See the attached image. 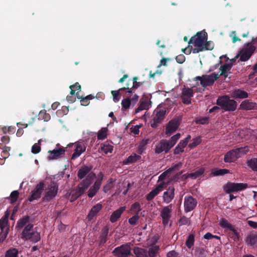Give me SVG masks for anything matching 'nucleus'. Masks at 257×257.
Segmentation results:
<instances>
[{"mask_svg":"<svg viewBox=\"0 0 257 257\" xmlns=\"http://www.w3.org/2000/svg\"><path fill=\"white\" fill-rule=\"evenodd\" d=\"M205 32H198L194 36L192 37L189 42V45L193 44L195 47H203L205 41L206 40Z\"/></svg>","mask_w":257,"mask_h":257,"instance_id":"obj_8","label":"nucleus"},{"mask_svg":"<svg viewBox=\"0 0 257 257\" xmlns=\"http://www.w3.org/2000/svg\"><path fill=\"white\" fill-rule=\"evenodd\" d=\"M126 97L121 101L122 109L126 110L128 109L132 105L134 106L138 102L139 96L137 94H134L132 95H125Z\"/></svg>","mask_w":257,"mask_h":257,"instance_id":"obj_10","label":"nucleus"},{"mask_svg":"<svg viewBox=\"0 0 257 257\" xmlns=\"http://www.w3.org/2000/svg\"><path fill=\"white\" fill-rule=\"evenodd\" d=\"M180 125V122L178 118H174L169 121L166 125V135L170 136L178 129Z\"/></svg>","mask_w":257,"mask_h":257,"instance_id":"obj_18","label":"nucleus"},{"mask_svg":"<svg viewBox=\"0 0 257 257\" xmlns=\"http://www.w3.org/2000/svg\"><path fill=\"white\" fill-rule=\"evenodd\" d=\"M140 218L139 214L136 213L135 215L128 219V223L132 225H136Z\"/></svg>","mask_w":257,"mask_h":257,"instance_id":"obj_58","label":"nucleus"},{"mask_svg":"<svg viewBox=\"0 0 257 257\" xmlns=\"http://www.w3.org/2000/svg\"><path fill=\"white\" fill-rule=\"evenodd\" d=\"M112 253L116 257H128L132 255L130 243L123 244L115 247Z\"/></svg>","mask_w":257,"mask_h":257,"instance_id":"obj_7","label":"nucleus"},{"mask_svg":"<svg viewBox=\"0 0 257 257\" xmlns=\"http://www.w3.org/2000/svg\"><path fill=\"white\" fill-rule=\"evenodd\" d=\"M232 62L226 63L221 65L219 68L220 70V73L219 74V76L222 75L225 78L227 77L228 76V72L231 73L230 71L232 68Z\"/></svg>","mask_w":257,"mask_h":257,"instance_id":"obj_29","label":"nucleus"},{"mask_svg":"<svg viewBox=\"0 0 257 257\" xmlns=\"http://www.w3.org/2000/svg\"><path fill=\"white\" fill-rule=\"evenodd\" d=\"M182 166L183 163L181 162H179L178 163L173 165L172 167L169 168L164 172V173H171L172 172L179 171Z\"/></svg>","mask_w":257,"mask_h":257,"instance_id":"obj_50","label":"nucleus"},{"mask_svg":"<svg viewBox=\"0 0 257 257\" xmlns=\"http://www.w3.org/2000/svg\"><path fill=\"white\" fill-rule=\"evenodd\" d=\"M230 230L231 231L229 233L230 237L235 241H239L240 240V235L234 227H233L232 229H230Z\"/></svg>","mask_w":257,"mask_h":257,"instance_id":"obj_47","label":"nucleus"},{"mask_svg":"<svg viewBox=\"0 0 257 257\" xmlns=\"http://www.w3.org/2000/svg\"><path fill=\"white\" fill-rule=\"evenodd\" d=\"M192 141V143L189 145V147L191 149L194 148L198 145L201 143V139L200 137H198L193 139Z\"/></svg>","mask_w":257,"mask_h":257,"instance_id":"obj_57","label":"nucleus"},{"mask_svg":"<svg viewBox=\"0 0 257 257\" xmlns=\"http://www.w3.org/2000/svg\"><path fill=\"white\" fill-rule=\"evenodd\" d=\"M219 225L224 229H232L234 226L229 223L228 221L224 218H221L219 221Z\"/></svg>","mask_w":257,"mask_h":257,"instance_id":"obj_38","label":"nucleus"},{"mask_svg":"<svg viewBox=\"0 0 257 257\" xmlns=\"http://www.w3.org/2000/svg\"><path fill=\"white\" fill-rule=\"evenodd\" d=\"M181 137V135L180 133H177L176 135L172 136L170 140L169 141L170 144L171 145L172 147H173L177 143L178 140L180 139Z\"/></svg>","mask_w":257,"mask_h":257,"instance_id":"obj_54","label":"nucleus"},{"mask_svg":"<svg viewBox=\"0 0 257 257\" xmlns=\"http://www.w3.org/2000/svg\"><path fill=\"white\" fill-rule=\"evenodd\" d=\"M174 196L175 188L173 186H170L163 193V201L166 203H169L174 199Z\"/></svg>","mask_w":257,"mask_h":257,"instance_id":"obj_22","label":"nucleus"},{"mask_svg":"<svg viewBox=\"0 0 257 257\" xmlns=\"http://www.w3.org/2000/svg\"><path fill=\"white\" fill-rule=\"evenodd\" d=\"M219 77V74L215 72L210 75H204L203 81H201V85L204 88L211 86Z\"/></svg>","mask_w":257,"mask_h":257,"instance_id":"obj_17","label":"nucleus"},{"mask_svg":"<svg viewBox=\"0 0 257 257\" xmlns=\"http://www.w3.org/2000/svg\"><path fill=\"white\" fill-rule=\"evenodd\" d=\"M95 177V174L91 172L83 179L76 187L74 190L81 196L84 194L86 190L90 186Z\"/></svg>","mask_w":257,"mask_h":257,"instance_id":"obj_3","label":"nucleus"},{"mask_svg":"<svg viewBox=\"0 0 257 257\" xmlns=\"http://www.w3.org/2000/svg\"><path fill=\"white\" fill-rule=\"evenodd\" d=\"M125 210V207L122 206L113 211L110 217V221L111 223H114L117 221Z\"/></svg>","mask_w":257,"mask_h":257,"instance_id":"obj_27","label":"nucleus"},{"mask_svg":"<svg viewBox=\"0 0 257 257\" xmlns=\"http://www.w3.org/2000/svg\"><path fill=\"white\" fill-rule=\"evenodd\" d=\"M142 210L141 204L138 202H136L132 204L131 207V210L134 213L139 214V212Z\"/></svg>","mask_w":257,"mask_h":257,"instance_id":"obj_52","label":"nucleus"},{"mask_svg":"<svg viewBox=\"0 0 257 257\" xmlns=\"http://www.w3.org/2000/svg\"><path fill=\"white\" fill-rule=\"evenodd\" d=\"M194 92L192 88L184 86L182 90L181 98L182 102L185 104L191 103V98L193 96Z\"/></svg>","mask_w":257,"mask_h":257,"instance_id":"obj_14","label":"nucleus"},{"mask_svg":"<svg viewBox=\"0 0 257 257\" xmlns=\"http://www.w3.org/2000/svg\"><path fill=\"white\" fill-rule=\"evenodd\" d=\"M158 194L156 192V191L153 189L146 195V199L148 201H150L152 200Z\"/></svg>","mask_w":257,"mask_h":257,"instance_id":"obj_63","label":"nucleus"},{"mask_svg":"<svg viewBox=\"0 0 257 257\" xmlns=\"http://www.w3.org/2000/svg\"><path fill=\"white\" fill-rule=\"evenodd\" d=\"M247 246H253L257 243V232L252 231L248 233L244 239Z\"/></svg>","mask_w":257,"mask_h":257,"instance_id":"obj_24","label":"nucleus"},{"mask_svg":"<svg viewBox=\"0 0 257 257\" xmlns=\"http://www.w3.org/2000/svg\"><path fill=\"white\" fill-rule=\"evenodd\" d=\"M76 95H77V98L78 99H80V101L81 102V104L83 105H84V106L88 105L89 103V101L94 98V96H93L92 94H89L85 97L80 96L79 95L78 92H77L76 93Z\"/></svg>","mask_w":257,"mask_h":257,"instance_id":"obj_36","label":"nucleus"},{"mask_svg":"<svg viewBox=\"0 0 257 257\" xmlns=\"http://www.w3.org/2000/svg\"><path fill=\"white\" fill-rule=\"evenodd\" d=\"M184 211L188 212L193 210L197 204L196 199L191 196H187L184 198Z\"/></svg>","mask_w":257,"mask_h":257,"instance_id":"obj_19","label":"nucleus"},{"mask_svg":"<svg viewBox=\"0 0 257 257\" xmlns=\"http://www.w3.org/2000/svg\"><path fill=\"white\" fill-rule=\"evenodd\" d=\"M19 251L16 248H11L8 249L5 254V257H18Z\"/></svg>","mask_w":257,"mask_h":257,"instance_id":"obj_45","label":"nucleus"},{"mask_svg":"<svg viewBox=\"0 0 257 257\" xmlns=\"http://www.w3.org/2000/svg\"><path fill=\"white\" fill-rule=\"evenodd\" d=\"M216 104L220 106L223 110L228 111H234L236 109L237 103L233 99H230L228 95L218 97Z\"/></svg>","mask_w":257,"mask_h":257,"instance_id":"obj_1","label":"nucleus"},{"mask_svg":"<svg viewBox=\"0 0 257 257\" xmlns=\"http://www.w3.org/2000/svg\"><path fill=\"white\" fill-rule=\"evenodd\" d=\"M247 166L254 171L257 172V158H251L247 162Z\"/></svg>","mask_w":257,"mask_h":257,"instance_id":"obj_46","label":"nucleus"},{"mask_svg":"<svg viewBox=\"0 0 257 257\" xmlns=\"http://www.w3.org/2000/svg\"><path fill=\"white\" fill-rule=\"evenodd\" d=\"M98 175L99 178L95 181L94 184L90 187L88 191L87 196L89 198H92L94 197L101 187L102 181L103 179V174L102 172H100Z\"/></svg>","mask_w":257,"mask_h":257,"instance_id":"obj_12","label":"nucleus"},{"mask_svg":"<svg viewBox=\"0 0 257 257\" xmlns=\"http://www.w3.org/2000/svg\"><path fill=\"white\" fill-rule=\"evenodd\" d=\"M92 169V166H82L78 171L77 176L79 179H82L85 177H87L89 174L91 173V170Z\"/></svg>","mask_w":257,"mask_h":257,"instance_id":"obj_25","label":"nucleus"},{"mask_svg":"<svg viewBox=\"0 0 257 257\" xmlns=\"http://www.w3.org/2000/svg\"><path fill=\"white\" fill-rule=\"evenodd\" d=\"M58 191V185L55 182H51L46 190L42 201L47 202L52 201L57 195Z\"/></svg>","mask_w":257,"mask_h":257,"instance_id":"obj_4","label":"nucleus"},{"mask_svg":"<svg viewBox=\"0 0 257 257\" xmlns=\"http://www.w3.org/2000/svg\"><path fill=\"white\" fill-rule=\"evenodd\" d=\"M172 148L168 140H162L156 145L155 153L157 154H167Z\"/></svg>","mask_w":257,"mask_h":257,"instance_id":"obj_13","label":"nucleus"},{"mask_svg":"<svg viewBox=\"0 0 257 257\" xmlns=\"http://www.w3.org/2000/svg\"><path fill=\"white\" fill-rule=\"evenodd\" d=\"M34 227V225L31 223H29L27 224L25 228H24L22 232V237L21 238H23L26 235H27L28 233L31 232L33 230V228Z\"/></svg>","mask_w":257,"mask_h":257,"instance_id":"obj_51","label":"nucleus"},{"mask_svg":"<svg viewBox=\"0 0 257 257\" xmlns=\"http://www.w3.org/2000/svg\"><path fill=\"white\" fill-rule=\"evenodd\" d=\"M194 242L195 235L193 234H190L185 242V245L188 248H191L194 245Z\"/></svg>","mask_w":257,"mask_h":257,"instance_id":"obj_48","label":"nucleus"},{"mask_svg":"<svg viewBox=\"0 0 257 257\" xmlns=\"http://www.w3.org/2000/svg\"><path fill=\"white\" fill-rule=\"evenodd\" d=\"M159 250L160 247L159 245L153 244L148 250V257H156Z\"/></svg>","mask_w":257,"mask_h":257,"instance_id":"obj_35","label":"nucleus"},{"mask_svg":"<svg viewBox=\"0 0 257 257\" xmlns=\"http://www.w3.org/2000/svg\"><path fill=\"white\" fill-rule=\"evenodd\" d=\"M248 187V184L243 183H233L228 182L223 186L224 191L228 194L231 192L243 190Z\"/></svg>","mask_w":257,"mask_h":257,"instance_id":"obj_6","label":"nucleus"},{"mask_svg":"<svg viewBox=\"0 0 257 257\" xmlns=\"http://www.w3.org/2000/svg\"><path fill=\"white\" fill-rule=\"evenodd\" d=\"M112 182V179H110L109 180V181H108V183L105 185H104L103 186V191L105 193L107 192L109 190H110V189L112 187V185H111Z\"/></svg>","mask_w":257,"mask_h":257,"instance_id":"obj_64","label":"nucleus"},{"mask_svg":"<svg viewBox=\"0 0 257 257\" xmlns=\"http://www.w3.org/2000/svg\"><path fill=\"white\" fill-rule=\"evenodd\" d=\"M166 113L165 108H157L155 111V115L153 119V122L151 125L152 127L156 128L158 126V124L164 119Z\"/></svg>","mask_w":257,"mask_h":257,"instance_id":"obj_9","label":"nucleus"},{"mask_svg":"<svg viewBox=\"0 0 257 257\" xmlns=\"http://www.w3.org/2000/svg\"><path fill=\"white\" fill-rule=\"evenodd\" d=\"M248 96V94L247 92L240 89L234 90L232 93V97L235 98L243 99L247 98Z\"/></svg>","mask_w":257,"mask_h":257,"instance_id":"obj_31","label":"nucleus"},{"mask_svg":"<svg viewBox=\"0 0 257 257\" xmlns=\"http://www.w3.org/2000/svg\"><path fill=\"white\" fill-rule=\"evenodd\" d=\"M109 228L106 226H104L101 230V233L100 238L99 244L100 245H103L106 242L107 240V235L108 233Z\"/></svg>","mask_w":257,"mask_h":257,"instance_id":"obj_32","label":"nucleus"},{"mask_svg":"<svg viewBox=\"0 0 257 257\" xmlns=\"http://www.w3.org/2000/svg\"><path fill=\"white\" fill-rule=\"evenodd\" d=\"M80 196L74 190L71 192L70 201L73 202L77 199Z\"/></svg>","mask_w":257,"mask_h":257,"instance_id":"obj_61","label":"nucleus"},{"mask_svg":"<svg viewBox=\"0 0 257 257\" xmlns=\"http://www.w3.org/2000/svg\"><path fill=\"white\" fill-rule=\"evenodd\" d=\"M27 235H26L22 239L25 240H29L30 241L33 242H37L41 239L40 234L37 231H32L31 232H30L27 234Z\"/></svg>","mask_w":257,"mask_h":257,"instance_id":"obj_28","label":"nucleus"},{"mask_svg":"<svg viewBox=\"0 0 257 257\" xmlns=\"http://www.w3.org/2000/svg\"><path fill=\"white\" fill-rule=\"evenodd\" d=\"M102 208V205L100 203H98L95 205L93 206L90 211H89L87 219L88 220L90 221L92 220L97 214L101 210Z\"/></svg>","mask_w":257,"mask_h":257,"instance_id":"obj_26","label":"nucleus"},{"mask_svg":"<svg viewBox=\"0 0 257 257\" xmlns=\"http://www.w3.org/2000/svg\"><path fill=\"white\" fill-rule=\"evenodd\" d=\"M214 48V45L212 42L207 41L204 42L203 45L204 50H212Z\"/></svg>","mask_w":257,"mask_h":257,"instance_id":"obj_59","label":"nucleus"},{"mask_svg":"<svg viewBox=\"0 0 257 257\" xmlns=\"http://www.w3.org/2000/svg\"><path fill=\"white\" fill-rule=\"evenodd\" d=\"M122 90L119 89L118 90H112L111 94L113 96V100L115 102H117L120 99V94L121 93Z\"/></svg>","mask_w":257,"mask_h":257,"instance_id":"obj_53","label":"nucleus"},{"mask_svg":"<svg viewBox=\"0 0 257 257\" xmlns=\"http://www.w3.org/2000/svg\"><path fill=\"white\" fill-rule=\"evenodd\" d=\"M141 159V156L140 155L134 153L124 159L123 161V164L124 165L133 164L139 161Z\"/></svg>","mask_w":257,"mask_h":257,"instance_id":"obj_30","label":"nucleus"},{"mask_svg":"<svg viewBox=\"0 0 257 257\" xmlns=\"http://www.w3.org/2000/svg\"><path fill=\"white\" fill-rule=\"evenodd\" d=\"M44 190V183L43 182H40L31 191V195L29 197L28 200L30 202H32L35 200L40 198Z\"/></svg>","mask_w":257,"mask_h":257,"instance_id":"obj_11","label":"nucleus"},{"mask_svg":"<svg viewBox=\"0 0 257 257\" xmlns=\"http://www.w3.org/2000/svg\"><path fill=\"white\" fill-rule=\"evenodd\" d=\"M229 173V171L226 169H213L211 174L214 176H222Z\"/></svg>","mask_w":257,"mask_h":257,"instance_id":"obj_41","label":"nucleus"},{"mask_svg":"<svg viewBox=\"0 0 257 257\" xmlns=\"http://www.w3.org/2000/svg\"><path fill=\"white\" fill-rule=\"evenodd\" d=\"M239 109L245 110H256L257 104L249 99H246L240 103Z\"/></svg>","mask_w":257,"mask_h":257,"instance_id":"obj_23","label":"nucleus"},{"mask_svg":"<svg viewBox=\"0 0 257 257\" xmlns=\"http://www.w3.org/2000/svg\"><path fill=\"white\" fill-rule=\"evenodd\" d=\"M60 145L58 144L56 147L52 151L49 150L48 153L50 155L48 157L49 160L58 159L64 155L65 149L63 147H59Z\"/></svg>","mask_w":257,"mask_h":257,"instance_id":"obj_16","label":"nucleus"},{"mask_svg":"<svg viewBox=\"0 0 257 257\" xmlns=\"http://www.w3.org/2000/svg\"><path fill=\"white\" fill-rule=\"evenodd\" d=\"M19 192L18 190H15L12 192L10 195V199L12 203L16 202L18 199Z\"/></svg>","mask_w":257,"mask_h":257,"instance_id":"obj_55","label":"nucleus"},{"mask_svg":"<svg viewBox=\"0 0 257 257\" xmlns=\"http://www.w3.org/2000/svg\"><path fill=\"white\" fill-rule=\"evenodd\" d=\"M209 122V117H202L198 118L196 120V123L197 124H204L208 123Z\"/></svg>","mask_w":257,"mask_h":257,"instance_id":"obj_60","label":"nucleus"},{"mask_svg":"<svg viewBox=\"0 0 257 257\" xmlns=\"http://www.w3.org/2000/svg\"><path fill=\"white\" fill-rule=\"evenodd\" d=\"M131 82H132V80L128 79L127 81V82L125 84V86L120 88V90H121L122 91L127 90V91H126V94L127 93L133 94V93H134L133 88H132V85H131Z\"/></svg>","mask_w":257,"mask_h":257,"instance_id":"obj_49","label":"nucleus"},{"mask_svg":"<svg viewBox=\"0 0 257 257\" xmlns=\"http://www.w3.org/2000/svg\"><path fill=\"white\" fill-rule=\"evenodd\" d=\"M150 142L149 139L143 140L140 143L138 148V153L141 155L146 149V145Z\"/></svg>","mask_w":257,"mask_h":257,"instance_id":"obj_42","label":"nucleus"},{"mask_svg":"<svg viewBox=\"0 0 257 257\" xmlns=\"http://www.w3.org/2000/svg\"><path fill=\"white\" fill-rule=\"evenodd\" d=\"M30 217L28 215L25 216L20 219L18 221L16 226V228L19 230L23 228L29 222Z\"/></svg>","mask_w":257,"mask_h":257,"instance_id":"obj_33","label":"nucleus"},{"mask_svg":"<svg viewBox=\"0 0 257 257\" xmlns=\"http://www.w3.org/2000/svg\"><path fill=\"white\" fill-rule=\"evenodd\" d=\"M133 251L137 257H148V252L146 249L135 247Z\"/></svg>","mask_w":257,"mask_h":257,"instance_id":"obj_34","label":"nucleus"},{"mask_svg":"<svg viewBox=\"0 0 257 257\" xmlns=\"http://www.w3.org/2000/svg\"><path fill=\"white\" fill-rule=\"evenodd\" d=\"M80 196L74 190L71 192L70 201L73 202L77 199Z\"/></svg>","mask_w":257,"mask_h":257,"instance_id":"obj_62","label":"nucleus"},{"mask_svg":"<svg viewBox=\"0 0 257 257\" xmlns=\"http://www.w3.org/2000/svg\"><path fill=\"white\" fill-rule=\"evenodd\" d=\"M248 151L247 147L232 149L225 154L224 161L226 163L234 162L237 159L246 154Z\"/></svg>","mask_w":257,"mask_h":257,"instance_id":"obj_2","label":"nucleus"},{"mask_svg":"<svg viewBox=\"0 0 257 257\" xmlns=\"http://www.w3.org/2000/svg\"><path fill=\"white\" fill-rule=\"evenodd\" d=\"M172 204H171L167 206L164 207L161 211V216L162 219V222L164 225L168 224L169 221L172 216Z\"/></svg>","mask_w":257,"mask_h":257,"instance_id":"obj_20","label":"nucleus"},{"mask_svg":"<svg viewBox=\"0 0 257 257\" xmlns=\"http://www.w3.org/2000/svg\"><path fill=\"white\" fill-rule=\"evenodd\" d=\"M86 150L85 144L83 142H78L75 144V149L74 152L71 156V160H75L79 157L82 153L84 152Z\"/></svg>","mask_w":257,"mask_h":257,"instance_id":"obj_21","label":"nucleus"},{"mask_svg":"<svg viewBox=\"0 0 257 257\" xmlns=\"http://www.w3.org/2000/svg\"><path fill=\"white\" fill-rule=\"evenodd\" d=\"M255 49V46L251 45V43H248L236 55V58L239 56V60L241 61H246L250 58Z\"/></svg>","mask_w":257,"mask_h":257,"instance_id":"obj_5","label":"nucleus"},{"mask_svg":"<svg viewBox=\"0 0 257 257\" xmlns=\"http://www.w3.org/2000/svg\"><path fill=\"white\" fill-rule=\"evenodd\" d=\"M113 149V147L107 143H105L101 145V150L105 154H107L108 153H112Z\"/></svg>","mask_w":257,"mask_h":257,"instance_id":"obj_43","label":"nucleus"},{"mask_svg":"<svg viewBox=\"0 0 257 257\" xmlns=\"http://www.w3.org/2000/svg\"><path fill=\"white\" fill-rule=\"evenodd\" d=\"M108 129L107 127H102L97 133V139L99 140H103L107 138Z\"/></svg>","mask_w":257,"mask_h":257,"instance_id":"obj_40","label":"nucleus"},{"mask_svg":"<svg viewBox=\"0 0 257 257\" xmlns=\"http://www.w3.org/2000/svg\"><path fill=\"white\" fill-rule=\"evenodd\" d=\"M9 213L8 211L5 212L4 216L0 219V236L3 240H4L7 236L8 233V228L7 225L8 222V218Z\"/></svg>","mask_w":257,"mask_h":257,"instance_id":"obj_15","label":"nucleus"},{"mask_svg":"<svg viewBox=\"0 0 257 257\" xmlns=\"http://www.w3.org/2000/svg\"><path fill=\"white\" fill-rule=\"evenodd\" d=\"M207 255V251L203 247H196L194 251L195 257H205Z\"/></svg>","mask_w":257,"mask_h":257,"instance_id":"obj_39","label":"nucleus"},{"mask_svg":"<svg viewBox=\"0 0 257 257\" xmlns=\"http://www.w3.org/2000/svg\"><path fill=\"white\" fill-rule=\"evenodd\" d=\"M204 172V168H199V169L195 171L194 172H192L188 174L187 176L185 177V178H191L192 179H196L197 178L201 176Z\"/></svg>","mask_w":257,"mask_h":257,"instance_id":"obj_37","label":"nucleus"},{"mask_svg":"<svg viewBox=\"0 0 257 257\" xmlns=\"http://www.w3.org/2000/svg\"><path fill=\"white\" fill-rule=\"evenodd\" d=\"M191 221L189 218L185 216H182L179 220L180 225H190Z\"/></svg>","mask_w":257,"mask_h":257,"instance_id":"obj_56","label":"nucleus"},{"mask_svg":"<svg viewBox=\"0 0 257 257\" xmlns=\"http://www.w3.org/2000/svg\"><path fill=\"white\" fill-rule=\"evenodd\" d=\"M149 103L148 101H141L139 107L136 109L135 113H137L143 110H147L149 108Z\"/></svg>","mask_w":257,"mask_h":257,"instance_id":"obj_44","label":"nucleus"}]
</instances>
